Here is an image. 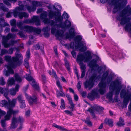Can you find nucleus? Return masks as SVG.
Returning <instances> with one entry per match:
<instances>
[{"label":"nucleus","mask_w":131,"mask_h":131,"mask_svg":"<svg viewBox=\"0 0 131 131\" xmlns=\"http://www.w3.org/2000/svg\"><path fill=\"white\" fill-rule=\"evenodd\" d=\"M48 14L47 12L44 11L41 14L40 17L41 18L44 19L43 23L45 24L49 25L51 26V33L54 35L57 38H62L64 36V30L59 29V28L65 30L71 26L68 32L66 33L65 37L66 39H70L74 38L73 40L75 43L72 42L70 44H65L64 45L68 49H75L82 52H84L87 49L86 42L82 39V36L78 35L74 38L76 27L70 21L68 20L69 16L66 12H64L62 16L60 12H58L57 14L56 17H54L55 20L48 18Z\"/></svg>","instance_id":"nucleus-1"},{"label":"nucleus","mask_w":131,"mask_h":131,"mask_svg":"<svg viewBox=\"0 0 131 131\" xmlns=\"http://www.w3.org/2000/svg\"><path fill=\"white\" fill-rule=\"evenodd\" d=\"M115 76L114 74L112 72L109 73L108 70L106 71L103 73L101 78V82L98 84L99 89L98 92L102 95L106 92V87L108 83L111 82L109 86L110 91L106 95L107 99L110 101L113 100V93L114 92L115 95H118L122 88L121 79L119 78H117L114 81H112Z\"/></svg>","instance_id":"nucleus-2"},{"label":"nucleus","mask_w":131,"mask_h":131,"mask_svg":"<svg viewBox=\"0 0 131 131\" xmlns=\"http://www.w3.org/2000/svg\"><path fill=\"white\" fill-rule=\"evenodd\" d=\"M14 49L16 50V52L15 53V56L11 57L10 56H5L4 58L5 61L8 62L9 63L5 66L7 68V70H4V73L6 76L9 75L10 74H13L14 71L13 69L16 67L17 66H20L22 63L23 60V57L21 54L18 53L17 52L19 51L18 47H14Z\"/></svg>","instance_id":"nucleus-3"},{"label":"nucleus","mask_w":131,"mask_h":131,"mask_svg":"<svg viewBox=\"0 0 131 131\" xmlns=\"http://www.w3.org/2000/svg\"><path fill=\"white\" fill-rule=\"evenodd\" d=\"M92 52L88 50L83 53L79 52L77 58V61L79 63L81 70H85L86 65L83 62L86 63L89 62L92 59Z\"/></svg>","instance_id":"nucleus-4"},{"label":"nucleus","mask_w":131,"mask_h":131,"mask_svg":"<svg viewBox=\"0 0 131 131\" xmlns=\"http://www.w3.org/2000/svg\"><path fill=\"white\" fill-rule=\"evenodd\" d=\"M100 2L102 3H107L110 5H114L113 12L114 13H118V14L127 3V1L126 0H100Z\"/></svg>","instance_id":"nucleus-5"},{"label":"nucleus","mask_w":131,"mask_h":131,"mask_svg":"<svg viewBox=\"0 0 131 131\" xmlns=\"http://www.w3.org/2000/svg\"><path fill=\"white\" fill-rule=\"evenodd\" d=\"M16 34L11 33H9L6 36H3L2 37V44L5 48H8L10 46H13L18 41V40H10L9 42H8L10 39H14L16 38Z\"/></svg>","instance_id":"nucleus-6"},{"label":"nucleus","mask_w":131,"mask_h":131,"mask_svg":"<svg viewBox=\"0 0 131 131\" xmlns=\"http://www.w3.org/2000/svg\"><path fill=\"white\" fill-rule=\"evenodd\" d=\"M24 1H19L18 2V5L19 6L16 7L13 12V15L14 17L16 18L18 16L20 19H21L23 17L26 18L28 17L29 15L28 13L25 12H18L22 10H25L24 8V5L23 3H24Z\"/></svg>","instance_id":"nucleus-7"},{"label":"nucleus","mask_w":131,"mask_h":131,"mask_svg":"<svg viewBox=\"0 0 131 131\" xmlns=\"http://www.w3.org/2000/svg\"><path fill=\"white\" fill-rule=\"evenodd\" d=\"M23 25V23L21 21L17 22L16 23L17 26L21 30H24V31L28 32H33L37 34H39L41 32V29L38 28L27 25L22 26Z\"/></svg>","instance_id":"nucleus-8"},{"label":"nucleus","mask_w":131,"mask_h":131,"mask_svg":"<svg viewBox=\"0 0 131 131\" xmlns=\"http://www.w3.org/2000/svg\"><path fill=\"white\" fill-rule=\"evenodd\" d=\"M6 98L8 100V103L5 100H2L1 102V104L2 105V107H4L5 108H7L9 111L11 110H13L12 108L15 106V104L16 103V99H14L11 101L9 98L7 96H5Z\"/></svg>","instance_id":"nucleus-9"},{"label":"nucleus","mask_w":131,"mask_h":131,"mask_svg":"<svg viewBox=\"0 0 131 131\" xmlns=\"http://www.w3.org/2000/svg\"><path fill=\"white\" fill-rule=\"evenodd\" d=\"M19 112L18 110H9L7 112V114L5 116L4 119L1 121V125L4 128H5L6 126V121H8L10 119L11 115H15Z\"/></svg>","instance_id":"nucleus-10"},{"label":"nucleus","mask_w":131,"mask_h":131,"mask_svg":"<svg viewBox=\"0 0 131 131\" xmlns=\"http://www.w3.org/2000/svg\"><path fill=\"white\" fill-rule=\"evenodd\" d=\"M97 79L96 74H93L88 80L86 81L84 83V85L85 88H88L89 90L91 89L93 87L94 85V82L96 81L97 80Z\"/></svg>","instance_id":"nucleus-11"},{"label":"nucleus","mask_w":131,"mask_h":131,"mask_svg":"<svg viewBox=\"0 0 131 131\" xmlns=\"http://www.w3.org/2000/svg\"><path fill=\"white\" fill-rule=\"evenodd\" d=\"M61 6L58 3H55L53 5V10L56 11L53 12L51 10H48L49 12L48 16L50 19H52L53 17L54 18V17H56V14L58 12H60L61 9Z\"/></svg>","instance_id":"nucleus-12"},{"label":"nucleus","mask_w":131,"mask_h":131,"mask_svg":"<svg viewBox=\"0 0 131 131\" xmlns=\"http://www.w3.org/2000/svg\"><path fill=\"white\" fill-rule=\"evenodd\" d=\"M110 56L113 60L115 61H117L124 57L123 53H120L119 52H116L115 50L111 52L110 54Z\"/></svg>","instance_id":"nucleus-13"},{"label":"nucleus","mask_w":131,"mask_h":131,"mask_svg":"<svg viewBox=\"0 0 131 131\" xmlns=\"http://www.w3.org/2000/svg\"><path fill=\"white\" fill-rule=\"evenodd\" d=\"M23 22L24 23L27 24L35 23L36 26H39L40 24L39 17L36 16H34L31 19H28L24 20Z\"/></svg>","instance_id":"nucleus-14"},{"label":"nucleus","mask_w":131,"mask_h":131,"mask_svg":"<svg viewBox=\"0 0 131 131\" xmlns=\"http://www.w3.org/2000/svg\"><path fill=\"white\" fill-rule=\"evenodd\" d=\"M24 120L23 117L21 116H19L16 118L13 117L12 119V122L11 125V127L13 128H16L17 125L18 123H22L24 122Z\"/></svg>","instance_id":"nucleus-15"},{"label":"nucleus","mask_w":131,"mask_h":131,"mask_svg":"<svg viewBox=\"0 0 131 131\" xmlns=\"http://www.w3.org/2000/svg\"><path fill=\"white\" fill-rule=\"evenodd\" d=\"M25 77L26 79L29 82L34 88L37 90H39V88L38 85L36 84L35 80L30 74H26Z\"/></svg>","instance_id":"nucleus-16"},{"label":"nucleus","mask_w":131,"mask_h":131,"mask_svg":"<svg viewBox=\"0 0 131 131\" xmlns=\"http://www.w3.org/2000/svg\"><path fill=\"white\" fill-rule=\"evenodd\" d=\"M25 95L26 99L28 101L29 104L32 105L34 103L36 104L37 101V99L35 95H33L32 97L31 96H29L26 93L25 94Z\"/></svg>","instance_id":"nucleus-17"},{"label":"nucleus","mask_w":131,"mask_h":131,"mask_svg":"<svg viewBox=\"0 0 131 131\" xmlns=\"http://www.w3.org/2000/svg\"><path fill=\"white\" fill-rule=\"evenodd\" d=\"M97 109L103 110V108L100 106L94 105V106H91V107L89 108L88 110V111L90 113L93 118L95 117V114L94 113L95 111Z\"/></svg>","instance_id":"nucleus-18"},{"label":"nucleus","mask_w":131,"mask_h":131,"mask_svg":"<svg viewBox=\"0 0 131 131\" xmlns=\"http://www.w3.org/2000/svg\"><path fill=\"white\" fill-rule=\"evenodd\" d=\"M88 98L90 100H94L96 97L99 98L100 95L96 92V90L95 89L93 90L91 93L88 94Z\"/></svg>","instance_id":"nucleus-19"},{"label":"nucleus","mask_w":131,"mask_h":131,"mask_svg":"<svg viewBox=\"0 0 131 131\" xmlns=\"http://www.w3.org/2000/svg\"><path fill=\"white\" fill-rule=\"evenodd\" d=\"M129 17L130 18V19L127 23H126L125 24H121L120 23V24L122 25H126L124 27V28L125 30L127 31H129L130 33L131 34L130 31L131 30V22H130V21L131 20V18L129 17Z\"/></svg>","instance_id":"nucleus-20"},{"label":"nucleus","mask_w":131,"mask_h":131,"mask_svg":"<svg viewBox=\"0 0 131 131\" xmlns=\"http://www.w3.org/2000/svg\"><path fill=\"white\" fill-rule=\"evenodd\" d=\"M17 99L20 104V108H25L26 106L25 101L22 99V96L21 95H18L17 97Z\"/></svg>","instance_id":"nucleus-21"},{"label":"nucleus","mask_w":131,"mask_h":131,"mask_svg":"<svg viewBox=\"0 0 131 131\" xmlns=\"http://www.w3.org/2000/svg\"><path fill=\"white\" fill-rule=\"evenodd\" d=\"M120 96L121 98H125L126 96L131 97V91L130 93L128 94L127 92H126V90L124 89L122 90L120 93Z\"/></svg>","instance_id":"nucleus-22"},{"label":"nucleus","mask_w":131,"mask_h":131,"mask_svg":"<svg viewBox=\"0 0 131 131\" xmlns=\"http://www.w3.org/2000/svg\"><path fill=\"white\" fill-rule=\"evenodd\" d=\"M19 88V85L17 84L16 85L15 88H13L10 89L9 92L10 94L12 95H15L16 94V92L18 91Z\"/></svg>","instance_id":"nucleus-23"},{"label":"nucleus","mask_w":131,"mask_h":131,"mask_svg":"<svg viewBox=\"0 0 131 131\" xmlns=\"http://www.w3.org/2000/svg\"><path fill=\"white\" fill-rule=\"evenodd\" d=\"M97 61L95 59H93L90 61L89 64V67L93 69V68H95L98 67V65L96 64Z\"/></svg>","instance_id":"nucleus-24"},{"label":"nucleus","mask_w":131,"mask_h":131,"mask_svg":"<svg viewBox=\"0 0 131 131\" xmlns=\"http://www.w3.org/2000/svg\"><path fill=\"white\" fill-rule=\"evenodd\" d=\"M8 93V89L7 88H2L0 87V93L4 95L5 96H7Z\"/></svg>","instance_id":"nucleus-25"},{"label":"nucleus","mask_w":131,"mask_h":131,"mask_svg":"<svg viewBox=\"0 0 131 131\" xmlns=\"http://www.w3.org/2000/svg\"><path fill=\"white\" fill-rule=\"evenodd\" d=\"M57 85L60 89V92H59V94L60 95L62 96H64V94L63 92V90L62 86L61 85L59 81H57Z\"/></svg>","instance_id":"nucleus-26"},{"label":"nucleus","mask_w":131,"mask_h":131,"mask_svg":"<svg viewBox=\"0 0 131 131\" xmlns=\"http://www.w3.org/2000/svg\"><path fill=\"white\" fill-rule=\"evenodd\" d=\"M14 77L15 81L18 83H20L23 80V78L17 73L14 74Z\"/></svg>","instance_id":"nucleus-27"},{"label":"nucleus","mask_w":131,"mask_h":131,"mask_svg":"<svg viewBox=\"0 0 131 131\" xmlns=\"http://www.w3.org/2000/svg\"><path fill=\"white\" fill-rule=\"evenodd\" d=\"M50 28L48 27H44L42 29L43 31L44 32V35L46 37H48L49 35V34L48 32L50 31Z\"/></svg>","instance_id":"nucleus-28"},{"label":"nucleus","mask_w":131,"mask_h":131,"mask_svg":"<svg viewBox=\"0 0 131 131\" xmlns=\"http://www.w3.org/2000/svg\"><path fill=\"white\" fill-rule=\"evenodd\" d=\"M131 97L127 96L123 98L124 99L123 102V107H127Z\"/></svg>","instance_id":"nucleus-29"},{"label":"nucleus","mask_w":131,"mask_h":131,"mask_svg":"<svg viewBox=\"0 0 131 131\" xmlns=\"http://www.w3.org/2000/svg\"><path fill=\"white\" fill-rule=\"evenodd\" d=\"M15 80L13 77H9L7 82V84L8 86H12L15 84Z\"/></svg>","instance_id":"nucleus-30"},{"label":"nucleus","mask_w":131,"mask_h":131,"mask_svg":"<svg viewBox=\"0 0 131 131\" xmlns=\"http://www.w3.org/2000/svg\"><path fill=\"white\" fill-rule=\"evenodd\" d=\"M27 8L28 12L29 13L32 12H34L35 11L36 9V6H27Z\"/></svg>","instance_id":"nucleus-31"},{"label":"nucleus","mask_w":131,"mask_h":131,"mask_svg":"<svg viewBox=\"0 0 131 131\" xmlns=\"http://www.w3.org/2000/svg\"><path fill=\"white\" fill-rule=\"evenodd\" d=\"M95 68H97V70L99 73H101L102 72H103V71H104L105 69V67L103 66L99 67L98 65V67H96Z\"/></svg>","instance_id":"nucleus-32"},{"label":"nucleus","mask_w":131,"mask_h":131,"mask_svg":"<svg viewBox=\"0 0 131 131\" xmlns=\"http://www.w3.org/2000/svg\"><path fill=\"white\" fill-rule=\"evenodd\" d=\"M104 122L111 127L113 126V122L112 119L106 118L105 119Z\"/></svg>","instance_id":"nucleus-33"},{"label":"nucleus","mask_w":131,"mask_h":131,"mask_svg":"<svg viewBox=\"0 0 131 131\" xmlns=\"http://www.w3.org/2000/svg\"><path fill=\"white\" fill-rule=\"evenodd\" d=\"M53 126L56 128L62 131H66L67 130L64 127L53 123Z\"/></svg>","instance_id":"nucleus-34"},{"label":"nucleus","mask_w":131,"mask_h":131,"mask_svg":"<svg viewBox=\"0 0 131 131\" xmlns=\"http://www.w3.org/2000/svg\"><path fill=\"white\" fill-rule=\"evenodd\" d=\"M0 7L1 9L4 12H7L8 9L5 7L3 3H0Z\"/></svg>","instance_id":"nucleus-35"},{"label":"nucleus","mask_w":131,"mask_h":131,"mask_svg":"<svg viewBox=\"0 0 131 131\" xmlns=\"http://www.w3.org/2000/svg\"><path fill=\"white\" fill-rule=\"evenodd\" d=\"M124 121L122 117H120L119 118V121L117 123V125L119 126H123L125 124Z\"/></svg>","instance_id":"nucleus-36"},{"label":"nucleus","mask_w":131,"mask_h":131,"mask_svg":"<svg viewBox=\"0 0 131 131\" xmlns=\"http://www.w3.org/2000/svg\"><path fill=\"white\" fill-rule=\"evenodd\" d=\"M81 12L82 14L84 16H87V15L85 14L84 15V14H85L87 13V11H88L89 9L88 8H87L83 6L81 8Z\"/></svg>","instance_id":"nucleus-37"},{"label":"nucleus","mask_w":131,"mask_h":131,"mask_svg":"<svg viewBox=\"0 0 131 131\" xmlns=\"http://www.w3.org/2000/svg\"><path fill=\"white\" fill-rule=\"evenodd\" d=\"M44 11H43V9L41 8L38 9L37 10V13L38 14H39V13H40L42 12V13L41 14H40V19L42 20V22H43V20H44V19L41 18L40 17V16H41V14H42L43 12Z\"/></svg>","instance_id":"nucleus-38"},{"label":"nucleus","mask_w":131,"mask_h":131,"mask_svg":"<svg viewBox=\"0 0 131 131\" xmlns=\"http://www.w3.org/2000/svg\"><path fill=\"white\" fill-rule=\"evenodd\" d=\"M65 62V66L67 69L68 71H70V69L69 67V64L68 61H67L66 59H64Z\"/></svg>","instance_id":"nucleus-39"},{"label":"nucleus","mask_w":131,"mask_h":131,"mask_svg":"<svg viewBox=\"0 0 131 131\" xmlns=\"http://www.w3.org/2000/svg\"><path fill=\"white\" fill-rule=\"evenodd\" d=\"M61 106L60 107L62 109H64L65 108L64 101L63 99H61Z\"/></svg>","instance_id":"nucleus-40"},{"label":"nucleus","mask_w":131,"mask_h":131,"mask_svg":"<svg viewBox=\"0 0 131 131\" xmlns=\"http://www.w3.org/2000/svg\"><path fill=\"white\" fill-rule=\"evenodd\" d=\"M7 50L5 49H2L1 50L0 55L2 56L5 54H7Z\"/></svg>","instance_id":"nucleus-41"},{"label":"nucleus","mask_w":131,"mask_h":131,"mask_svg":"<svg viewBox=\"0 0 131 131\" xmlns=\"http://www.w3.org/2000/svg\"><path fill=\"white\" fill-rule=\"evenodd\" d=\"M48 73L54 77L55 78L57 77V75L56 73L53 70H52V71H49L48 72Z\"/></svg>","instance_id":"nucleus-42"},{"label":"nucleus","mask_w":131,"mask_h":131,"mask_svg":"<svg viewBox=\"0 0 131 131\" xmlns=\"http://www.w3.org/2000/svg\"><path fill=\"white\" fill-rule=\"evenodd\" d=\"M29 59H25L24 61V65L26 68L27 69H28L29 67L28 60Z\"/></svg>","instance_id":"nucleus-43"},{"label":"nucleus","mask_w":131,"mask_h":131,"mask_svg":"<svg viewBox=\"0 0 131 131\" xmlns=\"http://www.w3.org/2000/svg\"><path fill=\"white\" fill-rule=\"evenodd\" d=\"M16 20L15 19L12 20L10 21V25L12 26H16Z\"/></svg>","instance_id":"nucleus-44"},{"label":"nucleus","mask_w":131,"mask_h":131,"mask_svg":"<svg viewBox=\"0 0 131 131\" xmlns=\"http://www.w3.org/2000/svg\"><path fill=\"white\" fill-rule=\"evenodd\" d=\"M5 83V79L3 77H1L0 78V84L2 85H4Z\"/></svg>","instance_id":"nucleus-45"},{"label":"nucleus","mask_w":131,"mask_h":131,"mask_svg":"<svg viewBox=\"0 0 131 131\" xmlns=\"http://www.w3.org/2000/svg\"><path fill=\"white\" fill-rule=\"evenodd\" d=\"M69 104L70 105V109L71 111H73L74 107V105L73 104L72 101L69 102Z\"/></svg>","instance_id":"nucleus-46"},{"label":"nucleus","mask_w":131,"mask_h":131,"mask_svg":"<svg viewBox=\"0 0 131 131\" xmlns=\"http://www.w3.org/2000/svg\"><path fill=\"white\" fill-rule=\"evenodd\" d=\"M30 55V50L29 49H28L26 52V58L25 59L29 60Z\"/></svg>","instance_id":"nucleus-47"},{"label":"nucleus","mask_w":131,"mask_h":131,"mask_svg":"<svg viewBox=\"0 0 131 131\" xmlns=\"http://www.w3.org/2000/svg\"><path fill=\"white\" fill-rule=\"evenodd\" d=\"M14 48H11L9 49L8 50H7V54H11L13 53Z\"/></svg>","instance_id":"nucleus-48"},{"label":"nucleus","mask_w":131,"mask_h":131,"mask_svg":"<svg viewBox=\"0 0 131 131\" xmlns=\"http://www.w3.org/2000/svg\"><path fill=\"white\" fill-rule=\"evenodd\" d=\"M85 122L90 126L92 125V124L89 119V117H88L86 119V120L85 121Z\"/></svg>","instance_id":"nucleus-49"},{"label":"nucleus","mask_w":131,"mask_h":131,"mask_svg":"<svg viewBox=\"0 0 131 131\" xmlns=\"http://www.w3.org/2000/svg\"><path fill=\"white\" fill-rule=\"evenodd\" d=\"M11 31L12 32H17L18 31V29L16 28V26H13L11 29Z\"/></svg>","instance_id":"nucleus-50"},{"label":"nucleus","mask_w":131,"mask_h":131,"mask_svg":"<svg viewBox=\"0 0 131 131\" xmlns=\"http://www.w3.org/2000/svg\"><path fill=\"white\" fill-rule=\"evenodd\" d=\"M4 3L8 7H10L11 5L6 0H3Z\"/></svg>","instance_id":"nucleus-51"},{"label":"nucleus","mask_w":131,"mask_h":131,"mask_svg":"<svg viewBox=\"0 0 131 131\" xmlns=\"http://www.w3.org/2000/svg\"><path fill=\"white\" fill-rule=\"evenodd\" d=\"M6 114V112L0 110V119L1 118L2 116Z\"/></svg>","instance_id":"nucleus-52"},{"label":"nucleus","mask_w":131,"mask_h":131,"mask_svg":"<svg viewBox=\"0 0 131 131\" xmlns=\"http://www.w3.org/2000/svg\"><path fill=\"white\" fill-rule=\"evenodd\" d=\"M74 71L75 73L77 76V79H79V78L80 76H79V74L78 73V72L77 71V69L76 68L75 69H74Z\"/></svg>","instance_id":"nucleus-53"},{"label":"nucleus","mask_w":131,"mask_h":131,"mask_svg":"<svg viewBox=\"0 0 131 131\" xmlns=\"http://www.w3.org/2000/svg\"><path fill=\"white\" fill-rule=\"evenodd\" d=\"M71 54L73 57L74 58H75L76 57V53L74 51H73L71 52Z\"/></svg>","instance_id":"nucleus-54"},{"label":"nucleus","mask_w":131,"mask_h":131,"mask_svg":"<svg viewBox=\"0 0 131 131\" xmlns=\"http://www.w3.org/2000/svg\"><path fill=\"white\" fill-rule=\"evenodd\" d=\"M64 112L67 114H69L71 116L73 114L71 112L68 110H65Z\"/></svg>","instance_id":"nucleus-55"},{"label":"nucleus","mask_w":131,"mask_h":131,"mask_svg":"<svg viewBox=\"0 0 131 131\" xmlns=\"http://www.w3.org/2000/svg\"><path fill=\"white\" fill-rule=\"evenodd\" d=\"M81 78H82L85 76V70H81Z\"/></svg>","instance_id":"nucleus-56"},{"label":"nucleus","mask_w":131,"mask_h":131,"mask_svg":"<svg viewBox=\"0 0 131 131\" xmlns=\"http://www.w3.org/2000/svg\"><path fill=\"white\" fill-rule=\"evenodd\" d=\"M29 38L30 39L29 40L28 42V44L29 45H30L32 43L31 42V41H30L31 40V39H32L33 38V37L32 35H30V36H29Z\"/></svg>","instance_id":"nucleus-57"},{"label":"nucleus","mask_w":131,"mask_h":131,"mask_svg":"<svg viewBox=\"0 0 131 131\" xmlns=\"http://www.w3.org/2000/svg\"><path fill=\"white\" fill-rule=\"evenodd\" d=\"M81 83L80 82H78L77 84V87L78 90L80 89L81 87Z\"/></svg>","instance_id":"nucleus-58"},{"label":"nucleus","mask_w":131,"mask_h":131,"mask_svg":"<svg viewBox=\"0 0 131 131\" xmlns=\"http://www.w3.org/2000/svg\"><path fill=\"white\" fill-rule=\"evenodd\" d=\"M34 48L36 50H38L40 49V46L38 44L34 46Z\"/></svg>","instance_id":"nucleus-59"},{"label":"nucleus","mask_w":131,"mask_h":131,"mask_svg":"<svg viewBox=\"0 0 131 131\" xmlns=\"http://www.w3.org/2000/svg\"><path fill=\"white\" fill-rule=\"evenodd\" d=\"M66 96L67 98L68 99L69 101V102H70V101L71 102L72 101V98L69 95H66Z\"/></svg>","instance_id":"nucleus-60"},{"label":"nucleus","mask_w":131,"mask_h":131,"mask_svg":"<svg viewBox=\"0 0 131 131\" xmlns=\"http://www.w3.org/2000/svg\"><path fill=\"white\" fill-rule=\"evenodd\" d=\"M18 34L21 37H24L25 36V35L23 34V32H19L18 33Z\"/></svg>","instance_id":"nucleus-61"},{"label":"nucleus","mask_w":131,"mask_h":131,"mask_svg":"<svg viewBox=\"0 0 131 131\" xmlns=\"http://www.w3.org/2000/svg\"><path fill=\"white\" fill-rule=\"evenodd\" d=\"M74 94V99L75 101H77L78 100V97L77 94Z\"/></svg>","instance_id":"nucleus-62"},{"label":"nucleus","mask_w":131,"mask_h":131,"mask_svg":"<svg viewBox=\"0 0 131 131\" xmlns=\"http://www.w3.org/2000/svg\"><path fill=\"white\" fill-rule=\"evenodd\" d=\"M30 111L28 110L25 113V115L27 117H28L30 114Z\"/></svg>","instance_id":"nucleus-63"},{"label":"nucleus","mask_w":131,"mask_h":131,"mask_svg":"<svg viewBox=\"0 0 131 131\" xmlns=\"http://www.w3.org/2000/svg\"><path fill=\"white\" fill-rule=\"evenodd\" d=\"M11 16V15L10 12H8L6 14V17L7 18H10Z\"/></svg>","instance_id":"nucleus-64"}]
</instances>
